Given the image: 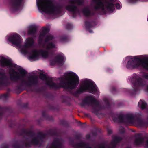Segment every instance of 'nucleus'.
<instances>
[{
    "mask_svg": "<svg viewBox=\"0 0 148 148\" xmlns=\"http://www.w3.org/2000/svg\"><path fill=\"white\" fill-rule=\"evenodd\" d=\"M48 28L43 27L39 36L38 44L45 49L37 50L34 48L35 41L32 37L26 38L23 43L22 37L18 34L12 33L7 35L5 40L17 47L19 52L26 56L31 61L38 60L40 57L46 58L52 55L58 49L57 45L54 43L50 42L53 38V36L47 34Z\"/></svg>",
    "mask_w": 148,
    "mask_h": 148,
    "instance_id": "f257e3e1",
    "label": "nucleus"
},
{
    "mask_svg": "<svg viewBox=\"0 0 148 148\" xmlns=\"http://www.w3.org/2000/svg\"><path fill=\"white\" fill-rule=\"evenodd\" d=\"M0 66L9 68L10 80L19 82L23 86L31 87L38 84V78L33 75H27V71L21 66L13 63L9 57L0 56Z\"/></svg>",
    "mask_w": 148,
    "mask_h": 148,
    "instance_id": "f03ea898",
    "label": "nucleus"
},
{
    "mask_svg": "<svg viewBox=\"0 0 148 148\" xmlns=\"http://www.w3.org/2000/svg\"><path fill=\"white\" fill-rule=\"evenodd\" d=\"M40 77L47 86L51 88H57L63 87L69 92L76 88L80 81L78 75L71 71L66 72L63 76L58 78L57 80L59 82L58 84H55L52 78L45 75L41 74Z\"/></svg>",
    "mask_w": 148,
    "mask_h": 148,
    "instance_id": "7ed1b4c3",
    "label": "nucleus"
},
{
    "mask_svg": "<svg viewBox=\"0 0 148 148\" xmlns=\"http://www.w3.org/2000/svg\"><path fill=\"white\" fill-rule=\"evenodd\" d=\"M126 61L125 66L128 69H144L148 70V55L128 56L123 60V64Z\"/></svg>",
    "mask_w": 148,
    "mask_h": 148,
    "instance_id": "20e7f679",
    "label": "nucleus"
},
{
    "mask_svg": "<svg viewBox=\"0 0 148 148\" xmlns=\"http://www.w3.org/2000/svg\"><path fill=\"white\" fill-rule=\"evenodd\" d=\"M36 3L39 12L43 14L54 15L60 11V7L48 0H36Z\"/></svg>",
    "mask_w": 148,
    "mask_h": 148,
    "instance_id": "39448f33",
    "label": "nucleus"
},
{
    "mask_svg": "<svg viewBox=\"0 0 148 148\" xmlns=\"http://www.w3.org/2000/svg\"><path fill=\"white\" fill-rule=\"evenodd\" d=\"M85 92L92 94H98L99 92L94 82L91 79L86 78L82 79L76 91L71 93L74 96L77 97L79 95Z\"/></svg>",
    "mask_w": 148,
    "mask_h": 148,
    "instance_id": "423d86ee",
    "label": "nucleus"
},
{
    "mask_svg": "<svg viewBox=\"0 0 148 148\" xmlns=\"http://www.w3.org/2000/svg\"><path fill=\"white\" fill-rule=\"evenodd\" d=\"M116 1L117 0H93L95 8L101 9L105 13L113 12L115 10L114 4L117 9L121 8V5Z\"/></svg>",
    "mask_w": 148,
    "mask_h": 148,
    "instance_id": "0eeeda50",
    "label": "nucleus"
},
{
    "mask_svg": "<svg viewBox=\"0 0 148 148\" xmlns=\"http://www.w3.org/2000/svg\"><path fill=\"white\" fill-rule=\"evenodd\" d=\"M143 78L148 79V74L144 73L141 76L136 74H134L129 79L131 83L133 90L136 91L142 88L148 92V86L146 84L145 82L143 79Z\"/></svg>",
    "mask_w": 148,
    "mask_h": 148,
    "instance_id": "6e6552de",
    "label": "nucleus"
},
{
    "mask_svg": "<svg viewBox=\"0 0 148 148\" xmlns=\"http://www.w3.org/2000/svg\"><path fill=\"white\" fill-rule=\"evenodd\" d=\"M141 115L140 112L136 113L134 114L130 113L125 115H117L118 119L113 118V119L116 122L126 121L130 123H136L140 126H143L144 124V121L141 120H136V118L140 116Z\"/></svg>",
    "mask_w": 148,
    "mask_h": 148,
    "instance_id": "1a4fd4ad",
    "label": "nucleus"
},
{
    "mask_svg": "<svg viewBox=\"0 0 148 148\" xmlns=\"http://www.w3.org/2000/svg\"><path fill=\"white\" fill-rule=\"evenodd\" d=\"M24 0H14L11 3L10 10L11 11L15 14L19 13L23 7Z\"/></svg>",
    "mask_w": 148,
    "mask_h": 148,
    "instance_id": "9d476101",
    "label": "nucleus"
},
{
    "mask_svg": "<svg viewBox=\"0 0 148 148\" xmlns=\"http://www.w3.org/2000/svg\"><path fill=\"white\" fill-rule=\"evenodd\" d=\"M71 4L66 7V9L70 12L74 17L78 12L77 8L74 5V4L81 5L83 2V0H70Z\"/></svg>",
    "mask_w": 148,
    "mask_h": 148,
    "instance_id": "9b49d317",
    "label": "nucleus"
},
{
    "mask_svg": "<svg viewBox=\"0 0 148 148\" xmlns=\"http://www.w3.org/2000/svg\"><path fill=\"white\" fill-rule=\"evenodd\" d=\"M66 60V57L62 53H58L55 59L50 60V64L51 65H57L62 66L64 64Z\"/></svg>",
    "mask_w": 148,
    "mask_h": 148,
    "instance_id": "f8f14e48",
    "label": "nucleus"
},
{
    "mask_svg": "<svg viewBox=\"0 0 148 148\" xmlns=\"http://www.w3.org/2000/svg\"><path fill=\"white\" fill-rule=\"evenodd\" d=\"M84 100L86 103L88 104H91L92 105V109L93 110H96L98 109L99 106V103L93 95H91L86 96Z\"/></svg>",
    "mask_w": 148,
    "mask_h": 148,
    "instance_id": "ddd939ff",
    "label": "nucleus"
},
{
    "mask_svg": "<svg viewBox=\"0 0 148 148\" xmlns=\"http://www.w3.org/2000/svg\"><path fill=\"white\" fill-rule=\"evenodd\" d=\"M144 140L145 138L142 137L136 138L134 143L137 145H142L145 147L148 148V139L147 140V141L145 143L144 142Z\"/></svg>",
    "mask_w": 148,
    "mask_h": 148,
    "instance_id": "4468645a",
    "label": "nucleus"
},
{
    "mask_svg": "<svg viewBox=\"0 0 148 148\" xmlns=\"http://www.w3.org/2000/svg\"><path fill=\"white\" fill-rule=\"evenodd\" d=\"M61 146L60 140L57 138L54 140L52 144H49L47 148H60Z\"/></svg>",
    "mask_w": 148,
    "mask_h": 148,
    "instance_id": "2eb2a0df",
    "label": "nucleus"
},
{
    "mask_svg": "<svg viewBox=\"0 0 148 148\" xmlns=\"http://www.w3.org/2000/svg\"><path fill=\"white\" fill-rule=\"evenodd\" d=\"M37 26L35 24L30 25L28 27V33L29 34H33L36 31Z\"/></svg>",
    "mask_w": 148,
    "mask_h": 148,
    "instance_id": "dca6fc26",
    "label": "nucleus"
},
{
    "mask_svg": "<svg viewBox=\"0 0 148 148\" xmlns=\"http://www.w3.org/2000/svg\"><path fill=\"white\" fill-rule=\"evenodd\" d=\"M42 139L41 137H38L36 138H33L31 141V144L37 145L42 141Z\"/></svg>",
    "mask_w": 148,
    "mask_h": 148,
    "instance_id": "f3484780",
    "label": "nucleus"
},
{
    "mask_svg": "<svg viewBox=\"0 0 148 148\" xmlns=\"http://www.w3.org/2000/svg\"><path fill=\"white\" fill-rule=\"evenodd\" d=\"M146 105V103L144 100H140L138 103V106L142 109L145 108Z\"/></svg>",
    "mask_w": 148,
    "mask_h": 148,
    "instance_id": "a211bd4d",
    "label": "nucleus"
},
{
    "mask_svg": "<svg viewBox=\"0 0 148 148\" xmlns=\"http://www.w3.org/2000/svg\"><path fill=\"white\" fill-rule=\"evenodd\" d=\"M83 12L86 16H90L93 14L91 13L90 9L88 8H85L83 10Z\"/></svg>",
    "mask_w": 148,
    "mask_h": 148,
    "instance_id": "6ab92c4d",
    "label": "nucleus"
},
{
    "mask_svg": "<svg viewBox=\"0 0 148 148\" xmlns=\"http://www.w3.org/2000/svg\"><path fill=\"white\" fill-rule=\"evenodd\" d=\"M5 80V77L2 74H0V85H2Z\"/></svg>",
    "mask_w": 148,
    "mask_h": 148,
    "instance_id": "aec40b11",
    "label": "nucleus"
},
{
    "mask_svg": "<svg viewBox=\"0 0 148 148\" xmlns=\"http://www.w3.org/2000/svg\"><path fill=\"white\" fill-rule=\"evenodd\" d=\"M60 41L62 42H65L67 40V38L66 37H62L60 38Z\"/></svg>",
    "mask_w": 148,
    "mask_h": 148,
    "instance_id": "412c9836",
    "label": "nucleus"
},
{
    "mask_svg": "<svg viewBox=\"0 0 148 148\" xmlns=\"http://www.w3.org/2000/svg\"><path fill=\"white\" fill-rule=\"evenodd\" d=\"M105 102L106 103H108V100L107 99L106 101H105Z\"/></svg>",
    "mask_w": 148,
    "mask_h": 148,
    "instance_id": "4be33fe9",
    "label": "nucleus"
},
{
    "mask_svg": "<svg viewBox=\"0 0 148 148\" xmlns=\"http://www.w3.org/2000/svg\"><path fill=\"white\" fill-rule=\"evenodd\" d=\"M88 26V25L87 24V23L86 24V27H87Z\"/></svg>",
    "mask_w": 148,
    "mask_h": 148,
    "instance_id": "5701e85b",
    "label": "nucleus"
},
{
    "mask_svg": "<svg viewBox=\"0 0 148 148\" xmlns=\"http://www.w3.org/2000/svg\"><path fill=\"white\" fill-rule=\"evenodd\" d=\"M7 148V146H5L4 147V148Z\"/></svg>",
    "mask_w": 148,
    "mask_h": 148,
    "instance_id": "b1692460",
    "label": "nucleus"
},
{
    "mask_svg": "<svg viewBox=\"0 0 148 148\" xmlns=\"http://www.w3.org/2000/svg\"><path fill=\"white\" fill-rule=\"evenodd\" d=\"M89 32L90 33H91L92 32L91 31H90Z\"/></svg>",
    "mask_w": 148,
    "mask_h": 148,
    "instance_id": "393cba45",
    "label": "nucleus"
},
{
    "mask_svg": "<svg viewBox=\"0 0 148 148\" xmlns=\"http://www.w3.org/2000/svg\"><path fill=\"white\" fill-rule=\"evenodd\" d=\"M108 133H109V131H108Z\"/></svg>",
    "mask_w": 148,
    "mask_h": 148,
    "instance_id": "a878e982",
    "label": "nucleus"
},
{
    "mask_svg": "<svg viewBox=\"0 0 148 148\" xmlns=\"http://www.w3.org/2000/svg\"><path fill=\"white\" fill-rule=\"evenodd\" d=\"M67 28H68V29H70V28H69V27H67Z\"/></svg>",
    "mask_w": 148,
    "mask_h": 148,
    "instance_id": "bb28decb",
    "label": "nucleus"
},
{
    "mask_svg": "<svg viewBox=\"0 0 148 148\" xmlns=\"http://www.w3.org/2000/svg\"><path fill=\"white\" fill-rule=\"evenodd\" d=\"M1 113H0V116H1Z\"/></svg>",
    "mask_w": 148,
    "mask_h": 148,
    "instance_id": "cd10ccee",
    "label": "nucleus"
},
{
    "mask_svg": "<svg viewBox=\"0 0 148 148\" xmlns=\"http://www.w3.org/2000/svg\"><path fill=\"white\" fill-rule=\"evenodd\" d=\"M70 26H71V25L70 24H69Z\"/></svg>",
    "mask_w": 148,
    "mask_h": 148,
    "instance_id": "c85d7f7f",
    "label": "nucleus"
}]
</instances>
